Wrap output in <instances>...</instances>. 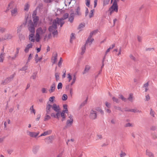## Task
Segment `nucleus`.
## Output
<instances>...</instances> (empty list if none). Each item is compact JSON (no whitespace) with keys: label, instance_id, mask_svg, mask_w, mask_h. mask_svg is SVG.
<instances>
[{"label":"nucleus","instance_id":"c9c22d12","mask_svg":"<svg viewBox=\"0 0 157 157\" xmlns=\"http://www.w3.org/2000/svg\"><path fill=\"white\" fill-rule=\"evenodd\" d=\"M133 94H129V97L128 98V99L131 102L133 101Z\"/></svg>","mask_w":157,"mask_h":157},{"label":"nucleus","instance_id":"aec40b11","mask_svg":"<svg viewBox=\"0 0 157 157\" xmlns=\"http://www.w3.org/2000/svg\"><path fill=\"white\" fill-rule=\"evenodd\" d=\"M52 132V130H49L48 131H46L44 132L43 133L41 134L39 136V137L42 136H45L47 135H48L51 133Z\"/></svg>","mask_w":157,"mask_h":157},{"label":"nucleus","instance_id":"f8f14e48","mask_svg":"<svg viewBox=\"0 0 157 157\" xmlns=\"http://www.w3.org/2000/svg\"><path fill=\"white\" fill-rule=\"evenodd\" d=\"M11 15L13 17L16 16L18 14V10L17 7L12 9L11 10Z\"/></svg>","mask_w":157,"mask_h":157},{"label":"nucleus","instance_id":"0eeeda50","mask_svg":"<svg viewBox=\"0 0 157 157\" xmlns=\"http://www.w3.org/2000/svg\"><path fill=\"white\" fill-rule=\"evenodd\" d=\"M74 11V14L76 16L79 17L81 16L82 12L79 6H77Z\"/></svg>","mask_w":157,"mask_h":157},{"label":"nucleus","instance_id":"052dcab7","mask_svg":"<svg viewBox=\"0 0 157 157\" xmlns=\"http://www.w3.org/2000/svg\"><path fill=\"white\" fill-rule=\"evenodd\" d=\"M42 59V57L39 58L37 59L35 58V61H36V63H37L39 61H40Z\"/></svg>","mask_w":157,"mask_h":157},{"label":"nucleus","instance_id":"79ce46f5","mask_svg":"<svg viewBox=\"0 0 157 157\" xmlns=\"http://www.w3.org/2000/svg\"><path fill=\"white\" fill-rule=\"evenodd\" d=\"M22 25H21L18 27L17 30V33H20L21 32V29L22 28Z\"/></svg>","mask_w":157,"mask_h":157},{"label":"nucleus","instance_id":"cd10ccee","mask_svg":"<svg viewBox=\"0 0 157 157\" xmlns=\"http://www.w3.org/2000/svg\"><path fill=\"white\" fill-rule=\"evenodd\" d=\"M76 75L75 74H74L73 75V78L72 79V81L71 83V86H72L75 82L76 80Z\"/></svg>","mask_w":157,"mask_h":157},{"label":"nucleus","instance_id":"3c124183","mask_svg":"<svg viewBox=\"0 0 157 157\" xmlns=\"http://www.w3.org/2000/svg\"><path fill=\"white\" fill-rule=\"evenodd\" d=\"M67 98V96L66 94H64L63 95L62 97V99L63 101L66 100Z\"/></svg>","mask_w":157,"mask_h":157},{"label":"nucleus","instance_id":"7c9ffc66","mask_svg":"<svg viewBox=\"0 0 157 157\" xmlns=\"http://www.w3.org/2000/svg\"><path fill=\"white\" fill-rule=\"evenodd\" d=\"M40 34L36 32V42H38L40 40Z\"/></svg>","mask_w":157,"mask_h":157},{"label":"nucleus","instance_id":"c85d7f7f","mask_svg":"<svg viewBox=\"0 0 157 157\" xmlns=\"http://www.w3.org/2000/svg\"><path fill=\"white\" fill-rule=\"evenodd\" d=\"M30 113L32 114L33 113L34 115L36 114V110L33 108V106H31L30 108Z\"/></svg>","mask_w":157,"mask_h":157},{"label":"nucleus","instance_id":"37998d69","mask_svg":"<svg viewBox=\"0 0 157 157\" xmlns=\"http://www.w3.org/2000/svg\"><path fill=\"white\" fill-rule=\"evenodd\" d=\"M85 26L84 24L81 23L79 25L78 28V29H81L83 28Z\"/></svg>","mask_w":157,"mask_h":157},{"label":"nucleus","instance_id":"a211bd4d","mask_svg":"<svg viewBox=\"0 0 157 157\" xmlns=\"http://www.w3.org/2000/svg\"><path fill=\"white\" fill-rule=\"evenodd\" d=\"M90 42H88L87 44H86V42L85 44L84 45L82 48V52H81V54L82 55L85 52L86 49V46H87V45H89Z\"/></svg>","mask_w":157,"mask_h":157},{"label":"nucleus","instance_id":"4c0bfd02","mask_svg":"<svg viewBox=\"0 0 157 157\" xmlns=\"http://www.w3.org/2000/svg\"><path fill=\"white\" fill-rule=\"evenodd\" d=\"M112 99L113 101L117 103H119L120 102V101L118 98L114 97H113Z\"/></svg>","mask_w":157,"mask_h":157},{"label":"nucleus","instance_id":"72a5a7b5","mask_svg":"<svg viewBox=\"0 0 157 157\" xmlns=\"http://www.w3.org/2000/svg\"><path fill=\"white\" fill-rule=\"evenodd\" d=\"M49 114H47L46 113V115L45 117L44 121H45L51 119V116L48 115Z\"/></svg>","mask_w":157,"mask_h":157},{"label":"nucleus","instance_id":"1a4fd4ad","mask_svg":"<svg viewBox=\"0 0 157 157\" xmlns=\"http://www.w3.org/2000/svg\"><path fill=\"white\" fill-rule=\"evenodd\" d=\"M58 54L56 52H54L53 53V55L51 58L52 62L53 64L56 63L57 61Z\"/></svg>","mask_w":157,"mask_h":157},{"label":"nucleus","instance_id":"e433bc0d","mask_svg":"<svg viewBox=\"0 0 157 157\" xmlns=\"http://www.w3.org/2000/svg\"><path fill=\"white\" fill-rule=\"evenodd\" d=\"M126 155V153L123 151H121V153L120 154V157H124Z\"/></svg>","mask_w":157,"mask_h":157},{"label":"nucleus","instance_id":"5701e85b","mask_svg":"<svg viewBox=\"0 0 157 157\" xmlns=\"http://www.w3.org/2000/svg\"><path fill=\"white\" fill-rule=\"evenodd\" d=\"M146 154L149 157H154V154L152 152L148 150H146Z\"/></svg>","mask_w":157,"mask_h":157},{"label":"nucleus","instance_id":"58836bf2","mask_svg":"<svg viewBox=\"0 0 157 157\" xmlns=\"http://www.w3.org/2000/svg\"><path fill=\"white\" fill-rule=\"evenodd\" d=\"M155 112L151 108L150 112V114L151 115L154 117H155Z\"/></svg>","mask_w":157,"mask_h":157},{"label":"nucleus","instance_id":"4be33fe9","mask_svg":"<svg viewBox=\"0 0 157 157\" xmlns=\"http://www.w3.org/2000/svg\"><path fill=\"white\" fill-rule=\"evenodd\" d=\"M39 146H34L33 148V151L34 154H36L38 152L39 149Z\"/></svg>","mask_w":157,"mask_h":157},{"label":"nucleus","instance_id":"423d86ee","mask_svg":"<svg viewBox=\"0 0 157 157\" xmlns=\"http://www.w3.org/2000/svg\"><path fill=\"white\" fill-rule=\"evenodd\" d=\"M69 118L70 119L67 120L66 122V125L67 127H70L72 125L74 120L73 119V117L72 115L71 114L69 116Z\"/></svg>","mask_w":157,"mask_h":157},{"label":"nucleus","instance_id":"f03ea898","mask_svg":"<svg viewBox=\"0 0 157 157\" xmlns=\"http://www.w3.org/2000/svg\"><path fill=\"white\" fill-rule=\"evenodd\" d=\"M28 29L31 33L29 36V40L31 42H34L35 41L34 37V33H35V29L34 25L31 20H30L28 24Z\"/></svg>","mask_w":157,"mask_h":157},{"label":"nucleus","instance_id":"774afa93","mask_svg":"<svg viewBox=\"0 0 157 157\" xmlns=\"http://www.w3.org/2000/svg\"><path fill=\"white\" fill-rule=\"evenodd\" d=\"M63 152H60L57 156L56 157H63Z\"/></svg>","mask_w":157,"mask_h":157},{"label":"nucleus","instance_id":"13d9d810","mask_svg":"<svg viewBox=\"0 0 157 157\" xmlns=\"http://www.w3.org/2000/svg\"><path fill=\"white\" fill-rule=\"evenodd\" d=\"M102 138V136L101 135L98 134L96 136V140L98 139H101Z\"/></svg>","mask_w":157,"mask_h":157},{"label":"nucleus","instance_id":"6ab92c4d","mask_svg":"<svg viewBox=\"0 0 157 157\" xmlns=\"http://www.w3.org/2000/svg\"><path fill=\"white\" fill-rule=\"evenodd\" d=\"M33 44L32 43H30L27 44L24 50V51L25 53H27L29 51V49L32 48L33 47Z\"/></svg>","mask_w":157,"mask_h":157},{"label":"nucleus","instance_id":"6e6552de","mask_svg":"<svg viewBox=\"0 0 157 157\" xmlns=\"http://www.w3.org/2000/svg\"><path fill=\"white\" fill-rule=\"evenodd\" d=\"M46 30V27H44L42 28L39 27L36 30V32L40 34H42L45 33Z\"/></svg>","mask_w":157,"mask_h":157},{"label":"nucleus","instance_id":"412c9836","mask_svg":"<svg viewBox=\"0 0 157 157\" xmlns=\"http://www.w3.org/2000/svg\"><path fill=\"white\" fill-rule=\"evenodd\" d=\"M10 82V81L9 79H8V78H7L2 81L1 84L2 85H5L9 83Z\"/></svg>","mask_w":157,"mask_h":157},{"label":"nucleus","instance_id":"f257e3e1","mask_svg":"<svg viewBox=\"0 0 157 157\" xmlns=\"http://www.w3.org/2000/svg\"><path fill=\"white\" fill-rule=\"evenodd\" d=\"M64 23L63 19V18H59L57 17L56 19L54 20L52 22V25L50 26L48 30L50 32H52L56 30L57 25H60V27H61Z\"/></svg>","mask_w":157,"mask_h":157},{"label":"nucleus","instance_id":"e2e57ef3","mask_svg":"<svg viewBox=\"0 0 157 157\" xmlns=\"http://www.w3.org/2000/svg\"><path fill=\"white\" fill-rule=\"evenodd\" d=\"M94 15V11L93 10H91L90 13L89 15V17L90 18L92 17Z\"/></svg>","mask_w":157,"mask_h":157},{"label":"nucleus","instance_id":"c03bdc74","mask_svg":"<svg viewBox=\"0 0 157 157\" xmlns=\"http://www.w3.org/2000/svg\"><path fill=\"white\" fill-rule=\"evenodd\" d=\"M133 126V124L130 123H127L125 125V127H132Z\"/></svg>","mask_w":157,"mask_h":157},{"label":"nucleus","instance_id":"338daca9","mask_svg":"<svg viewBox=\"0 0 157 157\" xmlns=\"http://www.w3.org/2000/svg\"><path fill=\"white\" fill-rule=\"evenodd\" d=\"M105 105L108 108H110L111 106V104L110 103L108 102H105Z\"/></svg>","mask_w":157,"mask_h":157},{"label":"nucleus","instance_id":"393cba45","mask_svg":"<svg viewBox=\"0 0 157 157\" xmlns=\"http://www.w3.org/2000/svg\"><path fill=\"white\" fill-rule=\"evenodd\" d=\"M90 69V67L88 65L85 66L84 71L82 72V74H84L87 72Z\"/></svg>","mask_w":157,"mask_h":157},{"label":"nucleus","instance_id":"8fccbe9b","mask_svg":"<svg viewBox=\"0 0 157 157\" xmlns=\"http://www.w3.org/2000/svg\"><path fill=\"white\" fill-rule=\"evenodd\" d=\"M67 78L68 79V81L70 82L72 79V76L70 73L67 74Z\"/></svg>","mask_w":157,"mask_h":157},{"label":"nucleus","instance_id":"ddd939ff","mask_svg":"<svg viewBox=\"0 0 157 157\" xmlns=\"http://www.w3.org/2000/svg\"><path fill=\"white\" fill-rule=\"evenodd\" d=\"M16 7V5L15 4L14 2L12 1L8 5L7 9L8 10L13 8Z\"/></svg>","mask_w":157,"mask_h":157},{"label":"nucleus","instance_id":"6e6d98bb","mask_svg":"<svg viewBox=\"0 0 157 157\" xmlns=\"http://www.w3.org/2000/svg\"><path fill=\"white\" fill-rule=\"evenodd\" d=\"M87 101V99L84 101L83 102H82V104H81L80 106L81 107H82L84 106V105L86 104Z\"/></svg>","mask_w":157,"mask_h":157},{"label":"nucleus","instance_id":"bf43d9fd","mask_svg":"<svg viewBox=\"0 0 157 157\" xmlns=\"http://www.w3.org/2000/svg\"><path fill=\"white\" fill-rule=\"evenodd\" d=\"M129 57L133 60L134 61H136V58L132 54H130L129 56Z\"/></svg>","mask_w":157,"mask_h":157},{"label":"nucleus","instance_id":"f704fd0d","mask_svg":"<svg viewBox=\"0 0 157 157\" xmlns=\"http://www.w3.org/2000/svg\"><path fill=\"white\" fill-rule=\"evenodd\" d=\"M29 7V5L28 3H26L25 6L24 8V10L26 11H28Z\"/></svg>","mask_w":157,"mask_h":157},{"label":"nucleus","instance_id":"7ed1b4c3","mask_svg":"<svg viewBox=\"0 0 157 157\" xmlns=\"http://www.w3.org/2000/svg\"><path fill=\"white\" fill-rule=\"evenodd\" d=\"M118 11V6L117 1H114L112 6L109 8V11L110 14L111 15L113 12L115 11L117 12Z\"/></svg>","mask_w":157,"mask_h":157},{"label":"nucleus","instance_id":"9d476101","mask_svg":"<svg viewBox=\"0 0 157 157\" xmlns=\"http://www.w3.org/2000/svg\"><path fill=\"white\" fill-rule=\"evenodd\" d=\"M71 13L70 14L69 17V21L72 23L74 20V17L76 16L74 14V11L73 10L71 9Z\"/></svg>","mask_w":157,"mask_h":157},{"label":"nucleus","instance_id":"c756f323","mask_svg":"<svg viewBox=\"0 0 157 157\" xmlns=\"http://www.w3.org/2000/svg\"><path fill=\"white\" fill-rule=\"evenodd\" d=\"M149 85L148 82L145 83L143 87L145 88V91L147 92L148 90V86Z\"/></svg>","mask_w":157,"mask_h":157},{"label":"nucleus","instance_id":"5fc2aeb1","mask_svg":"<svg viewBox=\"0 0 157 157\" xmlns=\"http://www.w3.org/2000/svg\"><path fill=\"white\" fill-rule=\"evenodd\" d=\"M61 117H62V121H63L65 119V114H63V113H61Z\"/></svg>","mask_w":157,"mask_h":157},{"label":"nucleus","instance_id":"2eb2a0df","mask_svg":"<svg viewBox=\"0 0 157 157\" xmlns=\"http://www.w3.org/2000/svg\"><path fill=\"white\" fill-rule=\"evenodd\" d=\"M51 108H52V105L47 104L46 108V111L47 114H50V113Z\"/></svg>","mask_w":157,"mask_h":157},{"label":"nucleus","instance_id":"4d7b16f0","mask_svg":"<svg viewBox=\"0 0 157 157\" xmlns=\"http://www.w3.org/2000/svg\"><path fill=\"white\" fill-rule=\"evenodd\" d=\"M19 38L20 40H21L24 39V36L21 33H20L19 34Z\"/></svg>","mask_w":157,"mask_h":157},{"label":"nucleus","instance_id":"a878e982","mask_svg":"<svg viewBox=\"0 0 157 157\" xmlns=\"http://www.w3.org/2000/svg\"><path fill=\"white\" fill-rule=\"evenodd\" d=\"M33 22L34 24L33 23V24H35L36 25H37V22L39 20V17L38 16H34L33 17Z\"/></svg>","mask_w":157,"mask_h":157},{"label":"nucleus","instance_id":"9b49d317","mask_svg":"<svg viewBox=\"0 0 157 157\" xmlns=\"http://www.w3.org/2000/svg\"><path fill=\"white\" fill-rule=\"evenodd\" d=\"M13 37L12 34H6L4 36L1 37L2 41L6 40H10Z\"/></svg>","mask_w":157,"mask_h":157},{"label":"nucleus","instance_id":"864d4df0","mask_svg":"<svg viewBox=\"0 0 157 157\" xmlns=\"http://www.w3.org/2000/svg\"><path fill=\"white\" fill-rule=\"evenodd\" d=\"M62 84L61 82H59L57 88L58 90L61 89L62 87Z\"/></svg>","mask_w":157,"mask_h":157},{"label":"nucleus","instance_id":"49530a36","mask_svg":"<svg viewBox=\"0 0 157 157\" xmlns=\"http://www.w3.org/2000/svg\"><path fill=\"white\" fill-rule=\"evenodd\" d=\"M6 30V29L4 27H2L0 26V32L1 33H3Z\"/></svg>","mask_w":157,"mask_h":157},{"label":"nucleus","instance_id":"09e8293b","mask_svg":"<svg viewBox=\"0 0 157 157\" xmlns=\"http://www.w3.org/2000/svg\"><path fill=\"white\" fill-rule=\"evenodd\" d=\"M28 66L26 65L23 67L21 69H20V71H25L27 69Z\"/></svg>","mask_w":157,"mask_h":157},{"label":"nucleus","instance_id":"ea45409f","mask_svg":"<svg viewBox=\"0 0 157 157\" xmlns=\"http://www.w3.org/2000/svg\"><path fill=\"white\" fill-rule=\"evenodd\" d=\"M68 17L69 14L67 13H66L63 15V18H63L64 20L68 18Z\"/></svg>","mask_w":157,"mask_h":157},{"label":"nucleus","instance_id":"bb28decb","mask_svg":"<svg viewBox=\"0 0 157 157\" xmlns=\"http://www.w3.org/2000/svg\"><path fill=\"white\" fill-rule=\"evenodd\" d=\"M20 49V48H16V54H15L14 56L12 57V59H15L18 56V54L19 53V52Z\"/></svg>","mask_w":157,"mask_h":157},{"label":"nucleus","instance_id":"4468645a","mask_svg":"<svg viewBox=\"0 0 157 157\" xmlns=\"http://www.w3.org/2000/svg\"><path fill=\"white\" fill-rule=\"evenodd\" d=\"M52 108L56 112L60 111L59 106L57 105L56 104L54 103L52 105Z\"/></svg>","mask_w":157,"mask_h":157},{"label":"nucleus","instance_id":"0e129e2a","mask_svg":"<svg viewBox=\"0 0 157 157\" xmlns=\"http://www.w3.org/2000/svg\"><path fill=\"white\" fill-rule=\"evenodd\" d=\"M31 77L33 79H35L36 77V74L34 73L33 75Z\"/></svg>","mask_w":157,"mask_h":157},{"label":"nucleus","instance_id":"b1692460","mask_svg":"<svg viewBox=\"0 0 157 157\" xmlns=\"http://www.w3.org/2000/svg\"><path fill=\"white\" fill-rule=\"evenodd\" d=\"M5 54L3 53V52H1L0 54V62H3L4 59Z\"/></svg>","mask_w":157,"mask_h":157},{"label":"nucleus","instance_id":"20e7f679","mask_svg":"<svg viewBox=\"0 0 157 157\" xmlns=\"http://www.w3.org/2000/svg\"><path fill=\"white\" fill-rule=\"evenodd\" d=\"M98 32V30H95L92 32L90 34L88 38V39L86 41V44H87L88 42H90L89 43V46H90L92 43V42L94 40V39L91 38L93 35L94 34H95Z\"/></svg>","mask_w":157,"mask_h":157},{"label":"nucleus","instance_id":"a18cd8bd","mask_svg":"<svg viewBox=\"0 0 157 157\" xmlns=\"http://www.w3.org/2000/svg\"><path fill=\"white\" fill-rule=\"evenodd\" d=\"M52 136H49L48 137H47L45 139V140L49 141V142L50 143H51L52 142Z\"/></svg>","mask_w":157,"mask_h":157},{"label":"nucleus","instance_id":"603ef678","mask_svg":"<svg viewBox=\"0 0 157 157\" xmlns=\"http://www.w3.org/2000/svg\"><path fill=\"white\" fill-rule=\"evenodd\" d=\"M120 98L124 101H126L127 99L125 98L122 95H120Z\"/></svg>","mask_w":157,"mask_h":157},{"label":"nucleus","instance_id":"680f3d73","mask_svg":"<svg viewBox=\"0 0 157 157\" xmlns=\"http://www.w3.org/2000/svg\"><path fill=\"white\" fill-rule=\"evenodd\" d=\"M41 91L43 93H46L47 92V89L44 88L42 89Z\"/></svg>","mask_w":157,"mask_h":157},{"label":"nucleus","instance_id":"f3484780","mask_svg":"<svg viewBox=\"0 0 157 157\" xmlns=\"http://www.w3.org/2000/svg\"><path fill=\"white\" fill-rule=\"evenodd\" d=\"M56 88V84L55 82H53L50 86V89L48 90L50 93L54 92Z\"/></svg>","mask_w":157,"mask_h":157},{"label":"nucleus","instance_id":"473e14b6","mask_svg":"<svg viewBox=\"0 0 157 157\" xmlns=\"http://www.w3.org/2000/svg\"><path fill=\"white\" fill-rule=\"evenodd\" d=\"M75 38V34L73 33H72L71 34L70 36V42L71 43L72 42L73 40Z\"/></svg>","mask_w":157,"mask_h":157},{"label":"nucleus","instance_id":"2f4dec72","mask_svg":"<svg viewBox=\"0 0 157 157\" xmlns=\"http://www.w3.org/2000/svg\"><path fill=\"white\" fill-rule=\"evenodd\" d=\"M15 75L16 74L15 73H14L13 74L11 75L9 77L7 78L11 82L13 80L14 77L15 76Z\"/></svg>","mask_w":157,"mask_h":157},{"label":"nucleus","instance_id":"a19ab883","mask_svg":"<svg viewBox=\"0 0 157 157\" xmlns=\"http://www.w3.org/2000/svg\"><path fill=\"white\" fill-rule=\"evenodd\" d=\"M62 61H63V60H62V58L61 57H60V59H59V60L58 62V65L59 67H61V65H62Z\"/></svg>","mask_w":157,"mask_h":157},{"label":"nucleus","instance_id":"39448f33","mask_svg":"<svg viewBox=\"0 0 157 157\" xmlns=\"http://www.w3.org/2000/svg\"><path fill=\"white\" fill-rule=\"evenodd\" d=\"M97 116V112L95 110L92 109L90 112L89 116L90 118L92 120L96 119Z\"/></svg>","mask_w":157,"mask_h":157},{"label":"nucleus","instance_id":"69168bd1","mask_svg":"<svg viewBox=\"0 0 157 157\" xmlns=\"http://www.w3.org/2000/svg\"><path fill=\"white\" fill-rule=\"evenodd\" d=\"M52 34L53 36H55L58 34V32L56 30L55 31H53L52 32Z\"/></svg>","mask_w":157,"mask_h":157},{"label":"nucleus","instance_id":"dca6fc26","mask_svg":"<svg viewBox=\"0 0 157 157\" xmlns=\"http://www.w3.org/2000/svg\"><path fill=\"white\" fill-rule=\"evenodd\" d=\"M39 132H29L28 135L31 137L36 138L39 134Z\"/></svg>","mask_w":157,"mask_h":157},{"label":"nucleus","instance_id":"de8ad7c7","mask_svg":"<svg viewBox=\"0 0 157 157\" xmlns=\"http://www.w3.org/2000/svg\"><path fill=\"white\" fill-rule=\"evenodd\" d=\"M56 80L57 81L59 79V74L58 73H56L55 74Z\"/></svg>","mask_w":157,"mask_h":157}]
</instances>
